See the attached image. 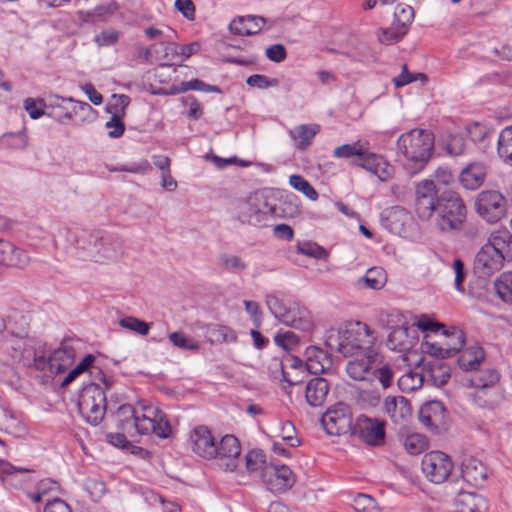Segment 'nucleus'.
<instances>
[{"label":"nucleus","mask_w":512,"mask_h":512,"mask_svg":"<svg viewBox=\"0 0 512 512\" xmlns=\"http://www.w3.org/2000/svg\"><path fill=\"white\" fill-rule=\"evenodd\" d=\"M264 214L254 205L245 203L241 206L239 219L243 223L257 225L263 220Z\"/></svg>","instance_id":"nucleus-54"},{"label":"nucleus","mask_w":512,"mask_h":512,"mask_svg":"<svg viewBox=\"0 0 512 512\" xmlns=\"http://www.w3.org/2000/svg\"><path fill=\"white\" fill-rule=\"evenodd\" d=\"M319 129L320 127L317 124H301L291 129L289 135L295 141L297 149L305 150L311 144Z\"/></svg>","instance_id":"nucleus-31"},{"label":"nucleus","mask_w":512,"mask_h":512,"mask_svg":"<svg viewBox=\"0 0 512 512\" xmlns=\"http://www.w3.org/2000/svg\"><path fill=\"white\" fill-rule=\"evenodd\" d=\"M116 10L114 4L110 5H98L94 9L87 11H79V15L82 19L88 21L90 19H105L107 16L112 15Z\"/></svg>","instance_id":"nucleus-55"},{"label":"nucleus","mask_w":512,"mask_h":512,"mask_svg":"<svg viewBox=\"0 0 512 512\" xmlns=\"http://www.w3.org/2000/svg\"><path fill=\"white\" fill-rule=\"evenodd\" d=\"M394 25H398L408 32L410 25L414 20V9L409 5L399 4L394 13Z\"/></svg>","instance_id":"nucleus-46"},{"label":"nucleus","mask_w":512,"mask_h":512,"mask_svg":"<svg viewBox=\"0 0 512 512\" xmlns=\"http://www.w3.org/2000/svg\"><path fill=\"white\" fill-rule=\"evenodd\" d=\"M406 34L407 32L404 29L394 25L389 28H380L377 32V37L380 43L391 45L399 42Z\"/></svg>","instance_id":"nucleus-44"},{"label":"nucleus","mask_w":512,"mask_h":512,"mask_svg":"<svg viewBox=\"0 0 512 512\" xmlns=\"http://www.w3.org/2000/svg\"><path fill=\"white\" fill-rule=\"evenodd\" d=\"M365 286L373 290L381 289L386 283V274L381 268L369 269L362 278Z\"/></svg>","instance_id":"nucleus-48"},{"label":"nucleus","mask_w":512,"mask_h":512,"mask_svg":"<svg viewBox=\"0 0 512 512\" xmlns=\"http://www.w3.org/2000/svg\"><path fill=\"white\" fill-rule=\"evenodd\" d=\"M364 149L365 148L363 145H361L359 142L344 144L334 149L333 156L336 158H354V160H359Z\"/></svg>","instance_id":"nucleus-52"},{"label":"nucleus","mask_w":512,"mask_h":512,"mask_svg":"<svg viewBox=\"0 0 512 512\" xmlns=\"http://www.w3.org/2000/svg\"><path fill=\"white\" fill-rule=\"evenodd\" d=\"M306 355L305 368L310 373H323L332 365V360L328 353L318 347L307 348Z\"/></svg>","instance_id":"nucleus-28"},{"label":"nucleus","mask_w":512,"mask_h":512,"mask_svg":"<svg viewBox=\"0 0 512 512\" xmlns=\"http://www.w3.org/2000/svg\"><path fill=\"white\" fill-rule=\"evenodd\" d=\"M424 378L420 373L408 371L398 379V387L402 392H413L423 385Z\"/></svg>","instance_id":"nucleus-42"},{"label":"nucleus","mask_w":512,"mask_h":512,"mask_svg":"<svg viewBox=\"0 0 512 512\" xmlns=\"http://www.w3.org/2000/svg\"><path fill=\"white\" fill-rule=\"evenodd\" d=\"M405 450L411 455H418L428 447L427 438L419 433H412L403 439Z\"/></svg>","instance_id":"nucleus-41"},{"label":"nucleus","mask_w":512,"mask_h":512,"mask_svg":"<svg viewBox=\"0 0 512 512\" xmlns=\"http://www.w3.org/2000/svg\"><path fill=\"white\" fill-rule=\"evenodd\" d=\"M351 434L369 446H382L386 437L385 421L360 415L353 424Z\"/></svg>","instance_id":"nucleus-9"},{"label":"nucleus","mask_w":512,"mask_h":512,"mask_svg":"<svg viewBox=\"0 0 512 512\" xmlns=\"http://www.w3.org/2000/svg\"><path fill=\"white\" fill-rule=\"evenodd\" d=\"M219 262L224 270L233 273H240L247 269V263L237 255L221 254Z\"/></svg>","instance_id":"nucleus-49"},{"label":"nucleus","mask_w":512,"mask_h":512,"mask_svg":"<svg viewBox=\"0 0 512 512\" xmlns=\"http://www.w3.org/2000/svg\"><path fill=\"white\" fill-rule=\"evenodd\" d=\"M428 373L434 385L438 387L445 385L451 377L449 365L443 362L441 358L428 363Z\"/></svg>","instance_id":"nucleus-36"},{"label":"nucleus","mask_w":512,"mask_h":512,"mask_svg":"<svg viewBox=\"0 0 512 512\" xmlns=\"http://www.w3.org/2000/svg\"><path fill=\"white\" fill-rule=\"evenodd\" d=\"M267 22L262 16H240L230 23L229 29L235 35L250 36L259 33Z\"/></svg>","instance_id":"nucleus-22"},{"label":"nucleus","mask_w":512,"mask_h":512,"mask_svg":"<svg viewBox=\"0 0 512 512\" xmlns=\"http://www.w3.org/2000/svg\"><path fill=\"white\" fill-rule=\"evenodd\" d=\"M506 261L502 254L484 244L476 255L474 268L481 276L488 277L502 269Z\"/></svg>","instance_id":"nucleus-17"},{"label":"nucleus","mask_w":512,"mask_h":512,"mask_svg":"<svg viewBox=\"0 0 512 512\" xmlns=\"http://www.w3.org/2000/svg\"><path fill=\"white\" fill-rule=\"evenodd\" d=\"M130 103V98L125 94H113L112 102L109 103L106 107V110L110 114H118L125 116L126 108Z\"/></svg>","instance_id":"nucleus-56"},{"label":"nucleus","mask_w":512,"mask_h":512,"mask_svg":"<svg viewBox=\"0 0 512 512\" xmlns=\"http://www.w3.org/2000/svg\"><path fill=\"white\" fill-rule=\"evenodd\" d=\"M289 183L294 189L302 192L310 200H317V191L304 177L300 175H291L289 178Z\"/></svg>","instance_id":"nucleus-53"},{"label":"nucleus","mask_w":512,"mask_h":512,"mask_svg":"<svg viewBox=\"0 0 512 512\" xmlns=\"http://www.w3.org/2000/svg\"><path fill=\"white\" fill-rule=\"evenodd\" d=\"M377 359L378 352L367 347L365 355L356 357L347 363L346 372L353 380L373 382V365Z\"/></svg>","instance_id":"nucleus-15"},{"label":"nucleus","mask_w":512,"mask_h":512,"mask_svg":"<svg viewBox=\"0 0 512 512\" xmlns=\"http://www.w3.org/2000/svg\"><path fill=\"white\" fill-rule=\"evenodd\" d=\"M329 383L325 378L314 377L310 379L305 388L306 402L311 407H321L329 393Z\"/></svg>","instance_id":"nucleus-24"},{"label":"nucleus","mask_w":512,"mask_h":512,"mask_svg":"<svg viewBox=\"0 0 512 512\" xmlns=\"http://www.w3.org/2000/svg\"><path fill=\"white\" fill-rule=\"evenodd\" d=\"M357 329H341V340L345 346V356L350 353L353 349H363L366 346L369 347L374 338H372L373 332L369 329L366 324L357 323Z\"/></svg>","instance_id":"nucleus-19"},{"label":"nucleus","mask_w":512,"mask_h":512,"mask_svg":"<svg viewBox=\"0 0 512 512\" xmlns=\"http://www.w3.org/2000/svg\"><path fill=\"white\" fill-rule=\"evenodd\" d=\"M246 83L250 87L265 89L276 86L278 84V80L275 78H269L262 74H254L247 78Z\"/></svg>","instance_id":"nucleus-63"},{"label":"nucleus","mask_w":512,"mask_h":512,"mask_svg":"<svg viewBox=\"0 0 512 512\" xmlns=\"http://www.w3.org/2000/svg\"><path fill=\"white\" fill-rule=\"evenodd\" d=\"M384 409L390 419L400 423L411 416V405L408 399L403 396L387 397L384 401Z\"/></svg>","instance_id":"nucleus-26"},{"label":"nucleus","mask_w":512,"mask_h":512,"mask_svg":"<svg viewBox=\"0 0 512 512\" xmlns=\"http://www.w3.org/2000/svg\"><path fill=\"white\" fill-rule=\"evenodd\" d=\"M421 469L431 482L440 484L451 474L453 462L447 454L441 451H431L422 458Z\"/></svg>","instance_id":"nucleus-10"},{"label":"nucleus","mask_w":512,"mask_h":512,"mask_svg":"<svg viewBox=\"0 0 512 512\" xmlns=\"http://www.w3.org/2000/svg\"><path fill=\"white\" fill-rule=\"evenodd\" d=\"M475 210L486 222L497 223L507 214V199L496 190L481 191L475 199Z\"/></svg>","instance_id":"nucleus-6"},{"label":"nucleus","mask_w":512,"mask_h":512,"mask_svg":"<svg viewBox=\"0 0 512 512\" xmlns=\"http://www.w3.org/2000/svg\"><path fill=\"white\" fill-rule=\"evenodd\" d=\"M266 304L275 318L283 324L302 331L312 329L313 321L309 310L298 302L285 304L277 296L267 295Z\"/></svg>","instance_id":"nucleus-4"},{"label":"nucleus","mask_w":512,"mask_h":512,"mask_svg":"<svg viewBox=\"0 0 512 512\" xmlns=\"http://www.w3.org/2000/svg\"><path fill=\"white\" fill-rule=\"evenodd\" d=\"M206 332L211 344L234 343L237 341L236 332L225 325H208Z\"/></svg>","instance_id":"nucleus-35"},{"label":"nucleus","mask_w":512,"mask_h":512,"mask_svg":"<svg viewBox=\"0 0 512 512\" xmlns=\"http://www.w3.org/2000/svg\"><path fill=\"white\" fill-rule=\"evenodd\" d=\"M341 329H330L325 334V345L331 350H335L341 354H345V346L340 342Z\"/></svg>","instance_id":"nucleus-58"},{"label":"nucleus","mask_w":512,"mask_h":512,"mask_svg":"<svg viewBox=\"0 0 512 512\" xmlns=\"http://www.w3.org/2000/svg\"><path fill=\"white\" fill-rule=\"evenodd\" d=\"M500 375L495 369H487L478 372L472 379V386L476 388H488L498 383Z\"/></svg>","instance_id":"nucleus-43"},{"label":"nucleus","mask_w":512,"mask_h":512,"mask_svg":"<svg viewBox=\"0 0 512 512\" xmlns=\"http://www.w3.org/2000/svg\"><path fill=\"white\" fill-rule=\"evenodd\" d=\"M352 163L371 172L381 181L388 180L394 172V167L383 156L367 152L366 149L363 150L359 160H353Z\"/></svg>","instance_id":"nucleus-18"},{"label":"nucleus","mask_w":512,"mask_h":512,"mask_svg":"<svg viewBox=\"0 0 512 512\" xmlns=\"http://www.w3.org/2000/svg\"><path fill=\"white\" fill-rule=\"evenodd\" d=\"M457 359L459 367L465 371L475 370L485 358V353L480 346H471L461 350Z\"/></svg>","instance_id":"nucleus-32"},{"label":"nucleus","mask_w":512,"mask_h":512,"mask_svg":"<svg viewBox=\"0 0 512 512\" xmlns=\"http://www.w3.org/2000/svg\"><path fill=\"white\" fill-rule=\"evenodd\" d=\"M95 356L87 354L73 369H71L61 382V386L65 387L71 384L79 375L88 371L89 367L95 363Z\"/></svg>","instance_id":"nucleus-45"},{"label":"nucleus","mask_w":512,"mask_h":512,"mask_svg":"<svg viewBox=\"0 0 512 512\" xmlns=\"http://www.w3.org/2000/svg\"><path fill=\"white\" fill-rule=\"evenodd\" d=\"M188 90L216 92V93L221 92V89L218 86L207 84L199 79H193L190 81L182 82L180 91L185 92Z\"/></svg>","instance_id":"nucleus-59"},{"label":"nucleus","mask_w":512,"mask_h":512,"mask_svg":"<svg viewBox=\"0 0 512 512\" xmlns=\"http://www.w3.org/2000/svg\"><path fill=\"white\" fill-rule=\"evenodd\" d=\"M415 212L424 221L435 215V225L442 232L462 230L467 216V208L461 196L451 189L437 187L432 180H423L417 184Z\"/></svg>","instance_id":"nucleus-2"},{"label":"nucleus","mask_w":512,"mask_h":512,"mask_svg":"<svg viewBox=\"0 0 512 512\" xmlns=\"http://www.w3.org/2000/svg\"><path fill=\"white\" fill-rule=\"evenodd\" d=\"M462 478L473 486L481 485L487 477L485 465L476 458H469L461 465Z\"/></svg>","instance_id":"nucleus-27"},{"label":"nucleus","mask_w":512,"mask_h":512,"mask_svg":"<svg viewBox=\"0 0 512 512\" xmlns=\"http://www.w3.org/2000/svg\"><path fill=\"white\" fill-rule=\"evenodd\" d=\"M274 340L277 345L281 346L285 350H290L299 343V337L291 331H287L282 334L278 333Z\"/></svg>","instance_id":"nucleus-64"},{"label":"nucleus","mask_w":512,"mask_h":512,"mask_svg":"<svg viewBox=\"0 0 512 512\" xmlns=\"http://www.w3.org/2000/svg\"><path fill=\"white\" fill-rule=\"evenodd\" d=\"M106 408L104 389L95 382L84 385L78 397V410L82 418L87 423L96 426L103 420Z\"/></svg>","instance_id":"nucleus-5"},{"label":"nucleus","mask_w":512,"mask_h":512,"mask_svg":"<svg viewBox=\"0 0 512 512\" xmlns=\"http://www.w3.org/2000/svg\"><path fill=\"white\" fill-rule=\"evenodd\" d=\"M192 451L201 458L211 460L217 456L216 440L209 427L205 425L196 426L190 432Z\"/></svg>","instance_id":"nucleus-14"},{"label":"nucleus","mask_w":512,"mask_h":512,"mask_svg":"<svg viewBox=\"0 0 512 512\" xmlns=\"http://www.w3.org/2000/svg\"><path fill=\"white\" fill-rule=\"evenodd\" d=\"M387 345L394 351L404 352L409 350L411 348L409 328L405 326L393 328L388 335Z\"/></svg>","instance_id":"nucleus-34"},{"label":"nucleus","mask_w":512,"mask_h":512,"mask_svg":"<svg viewBox=\"0 0 512 512\" xmlns=\"http://www.w3.org/2000/svg\"><path fill=\"white\" fill-rule=\"evenodd\" d=\"M75 350L70 345H62L49 356L47 362L39 359V362L47 364L48 370L52 374H62L73 364Z\"/></svg>","instance_id":"nucleus-21"},{"label":"nucleus","mask_w":512,"mask_h":512,"mask_svg":"<svg viewBox=\"0 0 512 512\" xmlns=\"http://www.w3.org/2000/svg\"><path fill=\"white\" fill-rule=\"evenodd\" d=\"M485 177V166L481 163H473L461 171L460 182L466 189L475 190L483 184Z\"/></svg>","instance_id":"nucleus-29"},{"label":"nucleus","mask_w":512,"mask_h":512,"mask_svg":"<svg viewBox=\"0 0 512 512\" xmlns=\"http://www.w3.org/2000/svg\"><path fill=\"white\" fill-rule=\"evenodd\" d=\"M442 334L445 336V341L439 345L434 343L430 347V352L437 358L445 359L458 354L465 344V333L452 327L451 329H444Z\"/></svg>","instance_id":"nucleus-16"},{"label":"nucleus","mask_w":512,"mask_h":512,"mask_svg":"<svg viewBox=\"0 0 512 512\" xmlns=\"http://www.w3.org/2000/svg\"><path fill=\"white\" fill-rule=\"evenodd\" d=\"M122 328L133 331L141 336H146L150 330V323H147L134 316H126L119 320Z\"/></svg>","instance_id":"nucleus-50"},{"label":"nucleus","mask_w":512,"mask_h":512,"mask_svg":"<svg viewBox=\"0 0 512 512\" xmlns=\"http://www.w3.org/2000/svg\"><path fill=\"white\" fill-rule=\"evenodd\" d=\"M486 244L502 254L508 261H512V233L505 227L493 230Z\"/></svg>","instance_id":"nucleus-25"},{"label":"nucleus","mask_w":512,"mask_h":512,"mask_svg":"<svg viewBox=\"0 0 512 512\" xmlns=\"http://www.w3.org/2000/svg\"><path fill=\"white\" fill-rule=\"evenodd\" d=\"M465 150V140L460 134L450 135L446 143V151L452 156L463 154Z\"/></svg>","instance_id":"nucleus-62"},{"label":"nucleus","mask_w":512,"mask_h":512,"mask_svg":"<svg viewBox=\"0 0 512 512\" xmlns=\"http://www.w3.org/2000/svg\"><path fill=\"white\" fill-rule=\"evenodd\" d=\"M110 120L106 123V128L111 129L108 133L111 138H119L124 134L125 124L123 122V115L111 114Z\"/></svg>","instance_id":"nucleus-61"},{"label":"nucleus","mask_w":512,"mask_h":512,"mask_svg":"<svg viewBox=\"0 0 512 512\" xmlns=\"http://www.w3.org/2000/svg\"><path fill=\"white\" fill-rule=\"evenodd\" d=\"M261 480L272 493H284L295 484L296 478L292 470L286 465L269 464L263 473Z\"/></svg>","instance_id":"nucleus-11"},{"label":"nucleus","mask_w":512,"mask_h":512,"mask_svg":"<svg viewBox=\"0 0 512 512\" xmlns=\"http://www.w3.org/2000/svg\"><path fill=\"white\" fill-rule=\"evenodd\" d=\"M0 145L7 149H25L28 146V136L25 132V128L19 132L4 133L0 137Z\"/></svg>","instance_id":"nucleus-38"},{"label":"nucleus","mask_w":512,"mask_h":512,"mask_svg":"<svg viewBox=\"0 0 512 512\" xmlns=\"http://www.w3.org/2000/svg\"><path fill=\"white\" fill-rule=\"evenodd\" d=\"M0 350L10 356L12 361L24 366H29L32 362L38 365L36 353L26 339V332L21 334L8 332L0 342Z\"/></svg>","instance_id":"nucleus-7"},{"label":"nucleus","mask_w":512,"mask_h":512,"mask_svg":"<svg viewBox=\"0 0 512 512\" xmlns=\"http://www.w3.org/2000/svg\"><path fill=\"white\" fill-rule=\"evenodd\" d=\"M420 422L430 431L441 433L448 429L449 415L444 404L437 400L424 403L419 410Z\"/></svg>","instance_id":"nucleus-12"},{"label":"nucleus","mask_w":512,"mask_h":512,"mask_svg":"<svg viewBox=\"0 0 512 512\" xmlns=\"http://www.w3.org/2000/svg\"><path fill=\"white\" fill-rule=\"evenodd\" d=\"M321 425L331 436L351 433L353 428L351 408L342 402L335 404L322 415Z\"/></svg>","instance_id":"nucleus-8"},{"label":"nucleus","mask_w":512,"mask_h":512,"mask_svg":"<svg viewBox=\"0 0 512 512\" xmlns=\"http://www.w3.org/2000/svg\"><path fill=\"white\" fill-rule=\"evenodd\" d=\"M0 263L23 268L29 263L28 254L9 241L0 239Z\"/></svg>","instance_id":"nucleus-23"},{"label":"nucleus","mask_w":512,"mask_h":512,"mask_svg":"<svg viewBox=\"0 0 512 512\" xmlns=\"http://www.w3.org/2000/svg\"><path fill=\"white\" fill-rule=\"evenodd\" d=\"M496 294L505 302L512 303V272L502 273L494 283Z\"/></svg>","instance_id":"nucleus-40"},{"label":"nucleus","mask_w":512,"mask_h":512,"mask_svg":"<svg viewBox=\"0 0 512 512\" xmlns=\"http://www.w3.org/2000/svg\"><path fill=\"white\" fill-rule=\"evenodd\" d=\"M385 227L393 233H401L403 226L410 219L408 211L400 206L385 210Z\"/></svg>","instance_id":"nucleus-33"},{"label":"nucleus","mask_w":512,"mask_h":512,"mask_svg":"<svg viewBox=\"0 0 512 512\" xmlns=\"http://www.w3.org/2000/svg\"><path fill=\"white\" fill-rule=\"evenodd\" d=\"M122 253V241L112 234H103L94 237V243L89 248V256L95 262H104L117 259Z\"/></svg>","instance_id":"nucleus-13"},{"label":"nucleus","mask_w":512,"mask_h":512,"mask_svg":"<svg viewBox=\"0 0 512 512\" xmlns=\"http://www.w3.org/2000/svg\"><path fill=\"white\" fill-rule=\"evenodd\" d=\"M170 342L175 346L183 350L197 351L200 348L198 341L193 338L187 337L183 332L177 331L172 332L168 335Z\"/></svg>","instance_id":"nucleus-51"},{"label":"nucleus","mask_w":512,"mask_h":512,"mask_svg":"<svg viewBox=\"0 0 512 512\" xmlns=\"http://www.w3.org/2000/svg\"><path fill=\"white\" fill-rule=\"evenodd\" d=\"M382 363L383 358L378 353V359L373 365V381L377 379L383 388H388L393 383L394 373L388 364Z\"/></svg>","instance_id":"nucleus-39"},{"label":"nucleus","mask_w":512,"mask_h":512,"mask_svg":"<svg viewBox=\"0 0 512 512\" xmlns=\"http://www.w3.org/2000/svg\"><path fill=\"white\" fill-rule=\"evenodd\" d=\"M434 149V136L424 129H412L397 140L398 153L405 158L410 174H416L428 164Z\"/></svg>","instance_id":"nucleus-3"},{"label":"nucleus","mask_w":512,"mask_h":512,"mask_svg":"<svg viewBox=\"0 0 512 512\" xmlns=\"http://www.w3.org/2000/svg\"><path fill=\"white\" fill-rule=\"evenodd\" d=\"M246 467L249 472H264L265 468L269 465L266 462V456L262 450H251L245 456Z\"/></svg>","instance_id":"nucleus-47"},{"label":"nucleus","mask_w":512,"mask_h":512,"mask_svg":"<svg viewBox=\"0 0 512 512\" xmlns=\"http://www.w3.org/2000/svg\"><path fill=\"white\" fill-rule=\"evenodd\" d=\"M45 106L46 104L44 99L35 100L33 98H26L24 100V109L32 119H38L45 115L43 110Z\"/></svg>","instance_id":"nucleus-60"},{"label":"nucleus","mask_w":512,"mask_h":512,"mask_svg":"<svg viewBox=\"0 0 512 512\" xmlns=\"http://www.w3.org/2000/svg\"><path fill=\"white\" fill-rule=\"evenodd\" d=\"M118 432L106 434V441L114 447L131 450L132 454L142 453L143 449L132 445L128 440L154 434L166 439L172 429L165 413L157 407L142 405L140 409L130 404L121 405L115 414Z\"/></svg>","instance_id":"nucleus-1"},{"label":"nucleus","mask_w":512,"mask_h":512,"mask_svg":"<svg viewBox=\"0 0 512 512\" xmlns=\"http://www.w3.org/2000/svg\"><path fill=\"white\" fill-rule=\"evenodd\" d=\"M297 251L300 254L313 257L316 259H325L328 256L327 251L322 246H319L315 243H298L297 245Z\"/></svg>","instance_id":"nucleus-57"},{"label":"nucleus","mask_w":512,"mask_h":512,"mask_svg":"<svg viewBox=\"0 0 512 512\" xmlns=\"http://www.w3.org/2000/svg\"><path fill=\"white\" fill-rule=\"evenodd\" d=\"M497 153L505 163L512 165V125L500 132Z\"/></svg>","instance_id":"nucleus-37"},{"label":"nucleus","mask_w":512,"mask_h":512,"mask_svg":"<svg viewBox=\"0 0 512 512\" xmlns=\"http://www.w3.org/2000/svg\"><path fill=\"white\" fill-rule=\"evenodd\" d=\"M217 456L215 459L228 462L224 464L227 471H234L237 468L236 460L240 456L241 446L239 440L231 434L223 436L219 443L216 442Z\"/></svg>","instance_id":"nucleus-20"},{"label":"nucleus","mask_w":512,"mask_h":512,"mask_svg":"<svg viewBox=\"0 0 512 512\" xmlns=\"http://www.w3.org/2000/svg\"><path fill=\"white\" fill-rule=\"evenodd\" d=\"M458 512H485L487 501L481 495L472 492H462L456 499Z\"/></svg>","instance_id":"nucleus-30"}]
</instances>
